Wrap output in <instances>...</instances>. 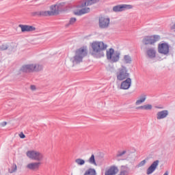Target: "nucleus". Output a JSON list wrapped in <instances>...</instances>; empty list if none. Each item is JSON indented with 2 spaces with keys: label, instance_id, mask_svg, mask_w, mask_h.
Returning <instances> with one entry per match:
<instances>
[{
  "label": "nucleus",
  "instance_id": "f257e3e1",
  "mask_svg": "<svg viewBox=\"0 0 175 175\" xmlns=\"http://www.w3.org/2000/svg\"><path fill=\"white\" fill-rule=\"evenodd\" d=\"M92 49L93 54L100 58L101 57H105V52L103 51L107 49V44L103 42H94L92 44Z\"/></svg>",
  "mask_w": 175,
  "mask_h": 175
},
{
  "label": "nucleus",
  "instance_id": "f03ea898",
  "mask_svg": "<svg viewBox=\"0 0 175 175\" xmlns=\"http://www.w3.org/2000/svg\"><path fill=\"white\" fill-rule=\"evenodd\" d=\"M88 54V51L87 50V48H79L75 51V55L71 58V61L74 65H76V64H80V62H83V58H84V57H87Z\"/></svg>",
  "mask_w": 175,
  "mask_h": 175
},
{
  "label": "nucleus",
  "instance_id": "7ed1b4c3",
  "mask_svg": "<svg viewBox=\"0 0 175 175\" xmlns=\"http://www.w3.org/2000/svg\"><path fill=\"white\" fill-rule=\"evenodd\" d=\"M42 69H43V66L40 64H30L23 66L21 70L24 73H32L33 72H40Z\"/></svg>",
  "mask_w": 175,
  "mask_h": 175
},
{
  "label": "nucleus",
  "instance_id": "20e7f679",
  "mask_svg": "<svg viewBox=\"0 0 175 175\" xmlns=\"http://www.w3.org/2000/svg\"><path fill=\"white\" fill-rule=\"evenodd\" d=\"M107 59L111 62V64H116L120 61V53L119 51H114V49L111 48L109 50H107Z\"/></svg>",
  "mask_w": 175,
  "mask_h": 175
},
{
  "label": "nucleus",
  "instance_id": "39448f33",
  "mask_svg": "<svg viewBox=\"0 0 175 175\" xmlns=\"http://www.w3.org/2000/svg\"><path fill=\"white\" fill-rule=\"evenodd\" d=\"M129 76L130 74L128 72V68L124 66H122L116 73V77L119 81H122L126 79H129Z\"/></svg>",
  "mask_w": 175,
  "mask_h": 175
},
{
  "label": "nucleus",
  "instance_id": "423d86ee",
  "mask_svg": "<svg viewBox=\"0 0 175 175\" xmlns=\"http://www.w3.org/2000/svg\"><path fill=\"white\" fill-rule=\"evenodd\" d=\"M27 157H28V158H30V159H33L34 161H38V162L43 161V154L35 150L27 151Z\"/></svg>",
  "mask_w": 175,
  "mask_h": 175
},
{
  "label": "nucleus",
  "instance_id": "0eeeda50",
  "mask_svg": "<svg viewBox=\"0 0 175 175\" xmlns=\"http://www.w3.org/2000/svg\"><path fill=\"white\" fill-rule=\"evenodd\" d=\"M133 6L128 4H120L113 7L112 11L114 13H120V12H125V10H128L129 9H132Z\"/></svg>",
  "mask_w": 175,
  "mask_h": 175
},
{
  "label": "nucleus",
  "instance_id": "6e6552de",
  "mask_svg": "<svg viewBox=\"0 0 175 175\" xmlns=\"http://www.w3.org/2000/svg\"><path fill=\"white\" fill-rule=\"evenodd\" d=\"M161 39V37L158 35H154L151 36H146L142 40L144 44H154L156 42H158Z\"/></svg>",
  "mask_w": 175,
  "mask_h": 175
},
{
  "label": "nucleus",
  "instance_id": "1a4fd4ad",
  "mask_svg": "<svg viewBox=\"0 0 175 175\" xmlns=\"http://www.w3.org/2000/svg\"><path fill=\"white\" fill-rule=\"evenodd\" d=\"M98 25L101 29H106L110 25V18L101 16L98 19Z\"/></svg>",
  "mask_w": 175,
  "mask_h": 175
},
{
  "label": "nucleus",
  "instance_id": "9d476101",
  "mask_svg": "<svg viewBox=\"0 0 175 175\" xmlns=\"http://www.w3.org/2000/svg\"><path fill=\"white\" fill-rule=\"evenodd\" d=\"M158 51L160 54L167 55L169 54V44L167 43H161L158 45Z\"/></svg>",
  "mask_w": 175,
  "mask_h": 175
},
{
  "label": "nucleus",
  "instance_id": "9b49d317",
  "mask_svg": "<svg viewBox=\"0 0 175 175\" xmlns=\"http://www.w3.org/2000/svg\"><path fill=\"white\" fill-rule=\"evenodd\" d=\"M159 165V160L154 161L147 169L146 170V174L150 175L152 174L153 172L157 170V168L158 167V165Z\"/></svg>",
  "mask_w": 175,
  "mask_h": 175
},
{
  "label": "nucleus",
  "instance_id": "f8f14e48",
  "mask_svg": "<svg viewBox=\"0 0 175 175\" xmlns=\"http://www.w3.org/2000/svg\"><path fill=\"white\" fill-rule=\"evenodd\" d=\"M131 85H132V79L131 78H127L121 83L120 90H129Z\"/></svg>",
  "mask_w": 175,
  "mask_h": 175
},
{
  "label": "nucleus",
  "instance_id": "ddd939ff",
  "mask_svg": "<svg viewBox=\"0 0 175 175\" xmlns=\"http://www.w3.org/2000/svg\"><path fill=\"white\" fill-rule=\"evenodd\" d=\"M19 28H21L22 32H33V31H36L35 27L28 25H19Z\"/></svg>",
  "mask_w": 175,
  "mask_h": 175
},
{
  "label": "nucleus",
  "instance_id": "4468645a",
  "mask_svg": "<svg viewBox=\"0 0 175 175\" xmlns=\"http://www.w3.org/2000/svg\"><path fill=\"white\" fill-rule=\"evenodd\" d=\"M117 173H118V167L116 165H112L105 171V175H116Z\"/></svg>",
  "mask_w": 175,
  "mask_h": 175
},
{
  "label": "nucleus",
  "instance_id": "2eb2a0df",
  "mask_svg": "<svg viewBox=\"0 0 175 175\" xmlns=\"http://www.w3.org/2000/svg\"><path fill=\"white\" fill-rule=\"evenodd\" d=\"M167 116H169V111L167 110H163L157 112V120H163V118H166Z\"/></svg>",
  "mask_w": 175,
  "mask_h": 175
},
{
  "label": "nucleus",
  "instance_id": "dca6fc26",
  "mask_svg": "<svg viewBox=\"0 0 175 175\" xmlns=\"http://www.w3.org/2000/svg\"><path fill=\"white\" fill-rule=\"evenodd\" d=\"M33 16H40L41 17H47L51 16L50 11H38L33 12Z\"/></svg>",
  "mask_w": 175,
  "mask_h": 175
},
{
  "label": "nucleus",
  "instance_id": "f3484780",
  "mask_svg": "<svg viewBox=\"0 0 175 175\" xmlns=\"http://www.w3.org/2000/svg\"><path fill=\"white\" fill-rule=\"evenodd\" d=\"M98 2H99V0H86L80 5H79V8H84V6H91V5L98 3Z\"/></svg>",
  "mask_w": 175,
  "mask_h": 175
},
{
  "label": "nucleus",
  "instance_id": "a211bd4d",
  "mask_svg": "<svg viewBox=\"0 0 175 175\" xmlns=\"http://www.w3.org/2000/svg\"><path fill=\"white\" fill-rule=\"evenodd\" d=\"M146 55L148 58L152 59V58H155L157 55V51L154 48H150L146 51Z\"/></svg>",
  "mask_w": 175,
  "mask_h": 175
},
{
  "label": "nucleus",
  "instance_id": "6ab92c4d",
  "mask_svg": "<svg viewBox=\"0 0 175 175\" xmlns=\"http://www.w3.org/2000/svg\"><path fill=\"white\" fill-rule=\"evenodd\" d=\"M50 10L51 11H49V13H51V16H55V14H59L60 11L57 4L51 5Z\"/></svg>",
  "mask_w": 175,
  "mask_h": 175
},
{
  "label": "nucleus",
  "instance_id": "aec40b11",
  "mask_svg": "<svg viewBox=\"0 0 175 175\" xmlns=\"http://www.w3.org/2000/svg\"><path fill=\"white\" fill-rule=\"evenodd\" d=\"M126 154V150H119L116 154V158L118 161H125L126 157H125V154Z\"/></svg>",
  "mask_w": 175,
  "mask_h": 175
},
{
  "label": "nucleus",
  "instance_id": "412c9836",
  "mask_svg": "<svg viewBox=\"0 0 175 175\" xmlns=\"http://www.w3.org/2000/svg\"><path fill=\"white\" fill-rule=\"evenodd\" d=\"M90 8H84L79 11H75L74 14L75 16H83V14H86V13H90Z\"/></svg>",
  "mask_w": 175,
  "mask_h": 175
},
{
  "label": "nucleus",
  "instance_id": "4be33fe9",
  "mask_svg": "<svg viewBox=\"0 0 175 175\" xmlns=\"http://www.w3.org/2000/svg\"><path fill=\"white\" fill-rule=\"evenodd\" d=\"M39 166H40V162H35L29 163L27 165V168L30 170H38V169H39Z\"/></svg>",
  "mask_w": 175,
  "mask_h": 175
},
{
  "label": "nucleus",
  "instance_id": "5701e85b",
  "mask_svg": "<svg viewBox=\"0 0 175 175\" xmlns=\"http://www.w3.org/2000/svg\"><path fill=\"white\" fill-rule=\"evenodd\" d=\"M146 99H147V94H142L139 96V99L137 100L135 102L136 106H139V105H142V103H144L146 102Z\"/></svg>",
  "mask_w": 175,
  "mask_h": 175
},
{
  "label": "nucleus",
  "instance_id": "b1692460",
  "mask_svg": "<svg viewBox=\"0 0 175 175\" xmlns=\"http://www.w3.org/2000/svg\"><path fill=\"white\" fill-rule=\"evenodd\" d=\"M136 109L137 110H152V105L151 104H146L137 107Z\"/></svg>",
  "mask_w": 175,
  "mask_h": 175
},
{
  "label": "nucleus",
  "instance_id": "393cba45",
  "mask_svg": "<svg viewBox=\"0 0 175 175\" xmlns=\"http://www.w3.org/2000/svg\"><path fill=\"white\" fill-rule=\"evenodd\" d=\"M17 172V165L13 163L8 167V173L13 174V173H16Z\"/></svg>",
  "mask_w": 175,
  "mask_h": 175
},
{
  "label": "nucleus",
  "instance_id": "a878e982",
  "mask_svg": "<svg viewBox=\"0 0 175 175\" xmlns=\"http://www.w3.org/2000/svg\"><path fill=\"white\" fill-rule=\"evenodd\" d=\"M129 174V168L125 165L121 167V171L119 175H128Z\"/></svg>",
  "mask_w": 175,
  "mask_h": 175
},
{
  "label": "nucleus",
  "instance_id": "bb28decb",
  "mask_svg": "<svg viewBox=\"0 0 175 175\" xmlns=\"http://www.w3.org/2000/svg\"><path fill=\"white\" fill-rule=\"evenodd\" d=\"M83 175H96V170L94 168H89L85 172Z\"/></svg>",
  "mask_w": 175,
  "mask_h": 175
},
{
  "label": "nucleus",
  "instance_id": "cd10ccee",
  "mask_svg": "<svg viewBox=\"0 0 175 175\" xmlns=\"http://www.w3.org/2000/svg\"><path fill=\"white\" fill-rule=\"evenodd\" d=\"M89 163L91 165H94V166H97L96 161H95V155L92 154L88 160Z\"/></svg>",
  "mask_w": 175,
  "mask_h": 175
},
{
  "label": "nucleus",
  "instance_id": "c85d7f7f",
  "mask_svg": "<svg viewBox=\"0 0 175 175\" xmlns=\"http://www.w3.org/2000/svg\"><path fill=\"white\" fill-rule=\"evenodd\" d=\"M75 163H77L78 166H83V165L85 164V161L83 159H76Z\"/></svg>",
  "mask_w": 175,
  "mask_h": 175
},
{
  "label": "nucleus",
  "instance_id": "c756f323",
  "mask_svg": "<svg viewBox=\"0 0 175 175\" xmlns=\"http://www.w3.org/2000/svg\"><path fill=\"white\" fill-rule=\"evenodd\" d=\"M124 59L126 64H131V62H132V57H131L129 55H125L124 56Z\"/></svg>",
  "mask_w": 175,
  "mask_h": 175
},
{
  "label": "nucleus",
  "instance_id": "7c9ffc66",
  "mask_svg": "<svg viewBox=\"0 0 175 175\" xmlns=\"http://www.w3.org/2000/svg\"><path fill=\"white\" fill-rule=\"evenodd\" d=\"M8 49H9V50H10V48H9V46L8 45V44H3L0 46V51H3L5 50H8Z\"/></svg>",
  "mask_w": 175,
  "mask_h": 175
},
{
  "label": "nucleus",
  "instance_id": "2f4dec72",
  "mask_svg": "<svg viewBox=\"0 0 175 175\" xmlns=\"http://www.w3.org/2000/svg\"><path fill=\"white\" fill-rule=\"evenodd\" d=\"M65 2H62V3H58L57 5V8L59 9V11L61 12V10H62V8H64V6H65Z\"/></svg>",
  "mask_w": 175,
  "mask_h": 175
},
{
  "label": "nucleus",
  "instance_id": "473e14b6",
  "mask_svg": "<svg viewBox=\"0 0 175 175\" xmlns=\"http://www.w3.org/2000/svg\"><path fill=\"white\" fill-rule=\"evenodd\" d=\"M76 21H77L76 18H71L70 19V21H69L68 24L66 25V27H69V25H73V24L75 23H76Z\"/></svg>",
  "mask_w": 175,
  "mask_h": 175
},
{
  "label": "nucleus",
  "instance_id": "72a5a7b5",
  "mask_svg": "<svg viewBox=\"0 0 175 175\" xmlns=\"http://www.w3.org/2000/svg\"><path fill=\"white\" fill-rule=\"evenodd\" d=\"M146 163L147 161L146 160H143L137 165V167H142L144 166V165H146Z\"/></svg>",
  "mask_w": 175,
  "mask_h": 175
},
{
  "label": "nucleus",
  "instance_id": "f704fd0d",
  "mask_svg": "<svg viewBox=\"0 0 175 175\" xmlns=\"http://www.w3.org/2000/svg\"><path fill=\"white\" fill-rule=\"evenodd\" d=\"M19 137H21V139H25V135H24V133H21L19 134Z\"/></svg>",
  "mask_w": 175,
  "mask_h": 175
},
{
  "label": "nucleus",
  "instance_id": "c9c22d12",
  "mask_svg": "<svg viewBox=\"0 0 175 175\" xmlns=\"http://www.w3.org/2000/svg\"><path fill=\"white\" fill-rule=\"evenodd\" d=\"M7 124H8V122H3L0 123V125H1V126H6Z\"/></svg>",
  "mask_w": 175,
  "mask_h": 175
},
{
  "label": "nucleus",
  "instance_id": "e433bc0d",
  "mask_svg": "<svg viewBox=\"0 0 175 175\" xmlns=\"http://www.w3.org/2000/svg\"><path fill=\"white\" fill-rule=\"evenodd\" d=\"M31 90L32 91H35V90H36V86L33 85H31Z\"/></svg>",
  "mask_w": 175,
  "mask_h": 175
},
{
  "label": "nucleus",
  "instance_id": "4c0bfd02",
  "mask_svg": "<svg viewBox=\"0 0 175 175\" xmlns=\"http://www.w3.org/2000/svg\"><path fill=\"white\" fill-rule=\"evenodd\" d=\"M171 29H175V23H173L172 26H171Z\"/></svg>",
  "mask_w": 175,
  "mask_h": 175
},
{
  "label": "nucleus",
  "instance_id": "58836bf2",
  "mask_svg": "<svg viewBox=\"0 0 175 175\" xmlns=\"http://www.w3.org/2000/svg\"><path fill=\"white\" fill-rule=\"evenodd\" d=\"M163 175H169V173L167 172H165Z\"/></svg>",
  "mask_w": 175,
  "mask_h": 175
}]
</instances>
